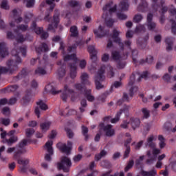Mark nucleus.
Wrapping results in <instances>:
<instances>
[{
    "instance_id": "nucleus-11",
    "label": "nucleus",
    "mask_w": 176,
    "mask_h": 176,
    "mask_svg": "<svg viewBox=\"0 0 176 176\" xmlns=\"http://www.w3.org/2000/svg\"><path fill=\"white\" fill-rule=\"evenodd\" d=\"M36 105L34 113L36 115L37 118H39L41 117V111H46L47 110V104L44 102L43 100H38L36 102Z\"/></svg>"
},
{
    "instance_id": "nucleus-42",
    "label": "nucleus",
    "mask_w": 176,
    "mask_h": 176,
    "mask_svg": "<svg viewBox=\"0 0 176 176\" xmlns=\"http://www.w3.org/2000/svg\"><path fill=\"white\" fill-rule=\"evenodd\" d=\"M81 107L79 108L80 113H83L85 112V108L87 107V101L86 99H82L80 102Z\"/></svg>"
},
{
    "instance_id": "nucleus-48",
    "label": "nucleus",
    "mask_w": 176,
    "mask_h": 176,
    "mask_svg": "<svg viewBox=\"0 0 176 176\" xmlns=\"http://www.w3.org/2000/svg\"><path fill=\"white\" fill-rule=\"evenodd\" d=\"M144 19V16L141 14H137L133 17L134 23H141V21Z\"/></svg>"
},
{
    "instance_id": "nucleus-59",
    "label": "nucleus",
    "mask_w": 176,
    "mask_h": 176,
    "mask_svg": "<svg viewBox=\"0 0 176 176\" xmlns=\"http://www.w3.org/2000/svg\"><path fill=\"white\" fill-rule=\"evenodd\" d=\"M2 113L6 116H8V115H10V109L8 107H5L2 109Z\"/></svg>"
},
{
    "instance_id": "nucleus-6",
    "label": "nucleus",
    "mask_w": 176,
    "mask_h": 176,
    "mask_svg": "<svg viewBox=\"0 0 176 176\" xmlns=\"http://www.w3.org/2000/svg\"><path fill=\"white\" fill-rule=\"evenodd\" d=\"M28 142L31 143V140L24 139L18 145L16 146V148H20V149H18L15 152V153L14 155V157L15 159H17V157H19V155H23V153H27V150H25V148H24V146H27Z\"/></svg>"
},
{
    "instance_id": "nucleus-9",
    "label": "nucleus",
    "mask_w": 176,
    "mask_h": 176,
    "mask_svg": "<svg viewBox=\"0 0 176 176\" xmlns=\"http://www.w3.org/2000/svg\"><path fill=\"white\" fill-rule=\"evenodd\" d=\"M119 35H120V32L116 29H114L113 30V34L111 35V38L113 40V42H115L116 43H118L120 50H124V43L122 42V39H120Z\"/></svg>"
},
{
    "instance_id": "nucleus-44",
    "label": "nucleus",
    "mask_w": 176,
    "mask_h": 176,
    "mask_svg": "<svg viewBox=\"0 0 176 176\" xmlns=\"http://www.w3.org/2000/svg\"><path fill=\"white\" fill-rule=\"evenodd\" d=\"M122 112H123V110H120L116 115V117L111 119V123H118V122H119L120 119V116L122 115Z\"/></svg>"
},
{
    "instance_id": "nucleus-29",
    "label": "nucleus",
    "mask_w": 176,
    "mask_h": 176,
    "mask_svg": "<svg viewBox=\"0 0 176 176\" xmlns=\"http://www.w3.org/2000/svg\"><path fill=\"white\" fill-rule=\"evenodd\" d=\"M80 79L82 85L91 84L90 81H89V74L87 73H82L80 76Z\"/></svg>"
},
{
    "instance_id": "nucleus-15",
    "label": "nucleus",
    "mask_w": 176,
    "mask_h": 176,
    "mask_svg": "<svg viewBox=\"0 0 176 176\" xmlns=\"http://www.w3.org/2000/svg\"><path fill=\"white\" fill-rule=\"evenodd\" d=\"M87 50L91 55V60L94 62L97 61V50H96V46L88 45Z\"/></svg>"
},
{
    "instance_id": "nucleus-33",
    "label": "nucleus",
    "mask_w": 176,
    "mask_h": 176,
    "mask_svg": "<svg viewBox=\"0 0 176 176\" xmlns=\"http://www.w3.org/2000/svg\"><path fill=\"white\" fill-rule=\"evenodd\" d=\"M156 27H157V25L154 21L147 23V28L148 31H153L154 32H157V30L156 29Z\"/></svg>"
},
{
    "instance_id": "nucleus-55",
    "label": "nucleus",
    "mask_w": 176,
    "mask_h": 176,
    "mask_svg": "<svg viewBox=\"0 0 176 176\" xmlns=\"http://www.w3.org/2000/svg\"><path fill=\"white\" fill-rule=\"evenodd\" d=\"M131 151V149L130 147H125V151H124V155H123L124 159H127V157H129V156H130Z\"/></svg>"
},
{
    "instance_id": "nucleus-58",
    "label": "nucleus",
    "mask_w": 176,
    "mask_h": 176,
    "mask_svg": "<svg viewBox=\"0 0 176 176\" xmlns=\"http://www.w3.org/2000/svg\"><path fill=\"white\" fill-rule=\"evenodd\" d=\"M137 56H138V51L137 50H132V58L133 62L137 63Z\"/></svg>"
},
{
    "instance_id": "nucleus-18",
    "label": "nucleus",
    "mask_w": 176,
    "mask_h": 176,
    "mask_svg": "<svg viewBox=\"0 0 176 176\" xmlns=\"http://www.w3.org/2000/svg\"><path fill=\"white\" fill-rule=\"evenodd\" d=\"M67 93H69V94H74V93H75V91H74V89H69L68 87V85H65L64 92H63L61 95V98L65 102H67V98H68V94H67Z\"/></svg>"
},
{
    "instance_id": "nucleus-61",
    "label": "nucleus",
    "mask_w": 176,
    "mask_h": 176,
    "mask_svg": "<svg viewBox=\"0 0 176 176\" xmlns=\"http://www.w3.org/2000/svg\"><path fill=\"white\" fill-rule=\"evenodd\" d=\"M1 121L4 126H9L10 124V119L9 118H1Z\"/></svg>"
},
{
    "instance_id": "nucleus-21",
    "label": "nucleus",
    "mask_w": 176,
    "mask_h": 176,
    "mask_svg": "<svg viewBox=\"0 0 176 176\" xmlns=\"http://www.w3.org/2000/svg\"><path fill=\"white\" fill-rule=\"evenodd\" d=\"M129 124H131L133 130H135L137 128L140 127L141 121L140 120V118H131L129 120Z\"/></svg>"
},
{
    "instance_id": "nucleus-16",
    "label": "nucleus",
    "mask_w": 176,
    "mask_h": 176,
    "mask_svg": "<svg viewBox=\"0 0 176 176\" xmlns=\"http://www.w3.org/2000/svg\"><path fill=\"white\" fill-rule=\"evenodd\" d=\"M98 30L100 34L98 33V31L96 30H94V34L96 36L97 38H104L105 35H107V34H109V30H105V28L101 25L99 26Z\"/></svg>"
},
{
    "instance_id": "nucleus-3",
    "label": "nucleus",
    "mask_w": 176,
    "mask_h": 176,
    "mask_svg": "<svg viewBox=\"0 0 176 176\" xmlns=\"http://www.w3.org/2000/svg\"><path fill=\"white\" fill-rule=\"evenodd\" d=\"M72 166V162L68 157L63 156L60 158V162L58 163V170H63L65 173L69 171V167Z\"/></svg>"
},
{
    "instance_id": "nucleus-38",
    "label": "nucleus",
    "mask_w": 176,
    "mask_h": 176,
    "mask_svg": "<svg viewBox=\"0 0 176 176\" xmlns=\"http://www.w3.org/2000/svg\"><path fill=\"white\" fill-rule=\"evenodd\" d=\"M35 74L36 75H47V72L46 71V69L39 67L35 70Z\"/></svg>"
},
{
    "instance_id": "nucleus-10",
    "label": "nucleus",
    "mask_w": 176,
    "mask_h": 176,
    "mask_svg": "<svg viewBox=\"0 0 176 176\" xmlns=\"http://www.w3.org/2000/svg\"><path fill=\"white\" fill-rule=\"evenodd\" d=\"M70 60H73V63H69L71 71H76V63H78L76 54L64 55V61H69Z\"/></svg>"
},
{
    "instance_id": "nucleus-2",
    "label": "nucleus",
    "mask_w": 176,
    "mask_h": 176,
    "mask_svg": "<svg viewBox=\"0 0 176 176\" xmlns=\"http://www.w3.org/2000/svg\"><path fill=\"white\" fill-rule=\"evenodd\" d=\"M105 66H101L100 69L98 71L96 76H95V85L97 90H100V89H103L104 85L101 84L100 82L104 81L105 79Z\"/></svg>"
},
{
    "instance_id": "nucleus-63",
    "label": "nucleus",
    "mask_w": 176,
    "mask_h": 176,
    "mask_svg": "<svg viewBox=\"0 0 176 176\" xmlns=\"http://www.w3.org/2000/svg\"><path fill=\"white\" fill-rule=\"evenodd\" d=\"M17 102V98H11L9 100H8V105H14Z\"/></svg>"
},
{
    "instance_id": "nucleus-20",
    "label": "nucleus",
    "mask_w": 176,
    "mask_h": 176,
    "mask_svg": "<svg viewBox=\"0 0 176 176\" xmlns=\"http://www.w3.org/2000/svg\"><path fill=\"white\" fill-rule=\"evenodd\" d=\"M56 146L63 153H67V155H69L71 153V147L67 146V144H61V143H58L56 144Z\"/></svg>"
},
{
    "instance_id": "nucleus-57",
    "label": "nucleus",
    "mask_w": 176,
    "mask_h": 176,
    "mask_svg": "<svg viewBox=\"0 0 176 176\" xmlns=\"http://www.w3.org/2000/svg\"><path fill=\"white\" fill-rule=\"evenodd\" d=\"M124 67H126V63L120 60L117 62V68H118V69H122L124 68Z\"/></svg>"
},
{
    "instance_id": "nucleus-32",
    "label": "nucleus",
    "mask_w": 176,
    "mask_h": 176,
    "mask_svg": "<svg viewBox=\"0 0 176 176\" xmlns=\"http://www.w3.org/2000/svg\"><path fill=\"white\" fill-rule=\"evenodd\" d=\"M108 153L105 150H102L100 151V153L95 155V160L96 162H98L99 160H101L102 157H105V155H107Z\"/></svg>"
},
{
    "instance_id": "nucleus-5",
    "label": "nucleus",
    "mask_w": 176,
    "mask_h": 176,
    "mask_svg": "<svg viewBox=\"0 0 176 176\" xmlns=\"http://www.w3.org/2000/svg\"><path fill=\"white\" fill-rule=\"evenodd\" d=\"M17 163L20 165L19 166V173L21 174H26V173L28 171V164H30V160L27 158H19L17 159Z\"/></svg>"
},
{
    "instance_id": "nucleus-45",
    "label": "nucleus",
    "mask_w": 176,
    "mask_h": 176,
    "mask_svg": "<svg viewBox=\"0 0 176 176\" xmlns=\"http://www.w3.org/2000/svg\"><path fill=\"white\" fill-rule=\"evenodd\" d=\"M74 87L75 89H76V90H78V91H81V93H85V90H88L86 88H85V87L83 86V84H80V83H77L76 85H74Z\"/></svg>"
},
{
    "instance_id": "nucleus-51",
    "label": "nucleus",
    "mask_w": 176,
    "mask_h": 176,
    "mask_svg": "<svg viewBox=\"0 0 176 176\" xmlns=\"http://www.w3.org/2000/svg\"><path fill=\"white\" fill-rule=\"evenodd\" d=\"M171 25V32L173 35H176V21L174 19H170Z\"/></svg>"
},
{
    "instance_id": "nucleus-62",
    "label": "nucleus",
    "mask_w": 176,
    "mask_h": 176,
    "mask_svg": "<svg viewBox=\"0 0 176 176\" xmlns=\"http://www.w3.org/2000/svg\"><path fill=\"white\" fill-rule=\"evenodd\" d=\"M30 101H31V97L24 96L23 98V104L28 105V104H30Z\"/></svg>"
},
{
    "instance_id": "nucleus-34",
    "label": "nucleus",
    "mask_w": 176,
    "mask_h": 176,
    "mask_svg": "<svg viewBox=\"0 0 176 176\" xmlns=\"http://www.w3.org/2000/svg\"><path fill=\"white\" fill-rule=\"evenodd\" d=\"M32 30H34V32L38 35L42 34L43 32V28L36 27V23L33 22L32 25Z\"/></svg>"
},
{
    "instance_id": "nucleus-52",
    "label": "nucleus",
    "mask_w": 176,
    "mask_h": 176,
    "mask_svg": "<svg viewBox=\"0 0 176 176\" xmlns=\"http://www.w3.org/2000/svg\"><path fill=\"white\" fill-rule=\"evenodd\" d=\"M26 3V8H34L35 5V0H24Z\"/></svg>"
},
{
    "instance_id": "nucleus-49",
    "label": "nucleus",
    "mask_w": 176,
    "mask_h": 176,
    "mask_svg": "<svg viewBox=\"0 0 176 176\" xmlns=\"http://www.w3.org/2000/svg\"><path fill=\"white\" fill-rule=\"evenodd\" d=\"M1 9H4L5 10H9L10 6L8 0H3L1 4Z\"/></svg>"
},
{
    "instance_id": "nucleus-53",
    "label": "nucleus",
    "mask_w": 176,
    "mask_h": 176,
    "mask_svg": "<svg viewBox=\"0 0 176 176\" xmlns=\"http://www.w3.org/2000/svg\"><path fill=\"white\" fill-rule=\"evenodd\" d=\"M133 166H134V160H130L128 164L126 165V166L124 168L125 173H127V171H129V170L132 168Z\"/></svg>"
},
{
    "instance_id": "nucleus-64",
    "label": "nucleus",
    "mask_w": 176,
    "mask_h": 176,
    "mask_svg": "<svg viewBox=\"0 0 176 176\" xmlns=\"http://www.w3.org/2000/svg\"><path fill=\"white\" fill-rule=\"evenodd\" d=\"M117 17L120 20H126V19H127V15H126L124 14H122V13H118L117 14Z\"/></svg>"
},
{
    "instance_id": "nucleus-43",
    "label": "nucleus",
    "mask_w": 176,
    "mask_h": 176,
    "mask_svg": "<svg viewBox=\"0 0 176 176\" xmlns=\"http://www.w3.org/2000/svg\"><path fill=\"white\" fill-rule=\"evenodd\" d=\"M14 21H12L11 22H10V27H14L15 24H14V21L19 24V23H21V21H23V18L21 16H19L17 18V16H15L14 18H13Z\"/></svg>"
},
{
    "instance_id": "nucleus-30",
    "label": "nucleus",
    "mask_w": 176,
    "mask_h": 176,
    "mask_svg": "<svg viewBox=\"0 0 176 176\" xmlns=\"http://www.w3.org/2000/svg\"><path fill=\"white\" fill-rule=\"evenodd\" d=\"M140 174L142 176H156L157 175V172H156L155 169H152L150 171L142 170Z\"/></svg>"
},
{
    "instance_id": "nucleus-39",
    "label": "nucleus",
    "mask_w": 176,
    "mask_h": 176,
    "mask_svg": "<svg viewBox=\"0 0 176 176\" xmlns=\"http://www.w3.org/2000/svg\"><path fill=\"white\" fill-rule=\"evenodd\" d=\"M129 6L130 5L127 1H122L120 4V8H121V10H122L123 12L129 10Z\"/></svg>"
},
{
    "instance_id": "nucleus-60",
    "label": "nucleus",
    "mask_w": 176,
    "mask_h": 176,
    "mask_svg": "<svg viewBox=\"0 0 176 176\" xmlns=\"http://www.w3.org/2000/svg\"><path fill=\"white\" fill-rule=\"evenodd\" d=\"M65 131L67 133V135L68 137V138H74V131H72V130L69 129H66Z\"/></svg>"
},
{
    "instance_id": "nucleus-13",
    "label": "nucleus",
    "mask_w": 176,
    "mask_h": 176,
    "mask_svg": "<svg viewBox=\"0 0 176 176\" xmlns=\"http://www.w3.org/2000/svg\"><path fill=\"white\" fill-rule=\"evenodd\" d=\"M118 6L116 5H113V2L111 1L110 3L105 5V6L103 7L102 10L104 12L108 11L110 14H112V13H115L116 12Z\"/></svg>"
},
{
    "instance_id": "nucleus-37",
    "label": "nucleus",
    "mask_w": 176,
    "mask_h": 176,
    "mask_svg": "<svg viewBox=\"0 0 176 176\" xmlns=\"http://www.w3.org/2000/svg\"><path fill=\"white\" fill-rule=\"evenodd\" d=\"M146 31V28L144 25H139L136 26L134 32L135 34H140V32H145Z\"/></svg>"
},
{
    "instance_id": "nucleus-41",
    "label": "nucleus",
    "mask_w": 176,
    "mask_h": 176,
    "mask_svg": "<svg viewBox=\"0 0 176 176\" xmlns=\"http://www.w3.org/2000/svg\"><path fill=\"white\" fill-rule=\"evenodd\" d=\"M71 36L76 37L79 35V32H78V28L76 26H72L70 28Z\"/></svg>"
},
{
    "instance_id": "nucleus-50",
    "label": "nucleus",
    "mask_w": 176,
    "mask_h": 176,
    "mask_svg": "<svg viewBox=\"0 0 176 176\" xmlns=\"http://www.w3.org/2000/svg\"><path fill=\"white\" fill-rule=\"evenodd\" d=\"M69 5L72 8H78L79 6H81L80 3H79V1H75V0H72V1H69Z\"/></svg>"
},
{
    "instance_id": "nucleus-19",
    "label": "nucleus",
    "mask_w": 176,
    "mask_h": 176,
    "mask_svg": "<svg viewBox=\"0 0 176 176\" xmlns=\"http://www.w3.org/2000/svg\"><path fill=\"white\" fill-rule=\"evenodd\" d=\"M161 5H164V0H152V8L154 12H157Z\"/></svg>"
},
{
    "instance_id": "nucleus-27",
    "label": "nucleus",
    "mask_w": 176,
    "mask_h": 176,
    "mask_svg": "<svg viewBox=\"0 0 176 176\" xmlns=\"http://www.w3.org/2000/svg\"><path fill=\"white\" fill-rule=\"evenodd\" d=\"M29 72L27 69H23L21 73L18 76L14 78V81L17 82V80H19V79H22V78H25V76H27Z\"/></svg>"
},
{
    "instance_id": "nucleus-12",
    "label": "nucleus",
    "mask_w": 176,
    "mask_h": 176,
    "mask_svg": "<svg viewBox=\"0 0 176 176\" xmlns=\"http://www.w3.org/2000/svg\"><path fill=\"white\" fill-rule=\"evenodd\" d=\"M60 21V14L56 13L54 15L53 23H54V25L53 24H50L47 30L49 31H52V32H56V28H57V24H58Z\"/></svg>"
},
{
    "instance_id": "nucleus-17",
    "label": "nucleus",
    "mask_w": 176,
    "mask_h": 176,
    "mask_svg": "<svg viewBox=\"0 0 176 176\" xmlns=\"http://www.w3.org/2000/svg\"><path fill=\"white\" fill-rule=\"evenodd\" d=\"M135 1V3L137 4V2L138 0H134ZM142 3H140L138 8H137V10L138 12H141L142 13H145V12H146V10H148V3L146 2V1L145 0H141Z\"/></svg>"
},
{
    "instance_id": "nucleus-28",
    "label": "nucleus",
    "mask_w": 176,
    "mask_h": 176,
    "mask_svg": "<svg viewBox=\"0 0 176 176\" xmlns=\"http://www.w3.org/2000/svg\"><path fill=\"white\" fill-rule=\"evenodd\" d=\"M50 126H52V122L50 121L44 122L40 124V127L44 133H46V131L50 129Z\"/></svg>"
},
{
    "instance_id": "nucleus-23",
    "label": "nucleus",
    "mask_w": 176,
    "mask_h": 176,
    "mask_svg": "<svg viewBox=\"0 0 176 176\" xmlns=\"http://www.w3.org/2000/svg\"><path fill=\"white\" fill-rule=\"evenodd\" d=\"M174 37H167L165 39V42L167 45L166 50L167 52H171L173 50V45H174Z\"/></svg>"
},
{
    "instance_id": "nucleus-26",
    "label": "nucleus",
    "mask_w": 176,
    "mask_h": 176,
    "mask_svg": "<svg viewBox=\"0 0 176 176\" xmlns=\"http://www.w3.org/2000/svg\"><path fill=\"white\" fill-rule=\"evenodd\" d=\"M83 45H85V43L82 41H76V44L68 47L67 52H69V53H72V52H75L76 50L77 46H83Z\"/></svg>"
},
{
    "instance_id": "nucleus-56",
    "label": "nucleus",
    "mask_w": 176,
    "mask_h": 176,
    "mask_svg": "<svg viewBox=\"0 0 176 176\" xmlns=\"http://www.w3.org/2000/svg\"><path fill=\"white\" fill-rule=\"evenodd\" d=\"M156 162V157L155 156H153L148 159H147L146 160V164H148V166H151V164H153V163Z\"/></svg>"
},
{
    "instance_id": "nucleus-8",
    "label": "nucleus",
    "mask_w": 176,
    "mask_h": 176,
    "mask_svg": "<svg viewBox=\"0 0 176 176\" xmlns=\"http://www.w3.org/2000/svg\"><path fill=\"white\" fill-rule=\"evenodd\" d=\"M53 141L50 140L45 143L44 148L47 150V152H48L47 154L45 156V160L47 162H50L52 160V156H53Z\"/></svg>"
},
{
    "instance_id": "nucleus-35",
    "label": "nucleus",
    "mask_w": 176,
    "mask_h": 176,
    "mask_svg": "<svg viewBox=\"0 0 176 176\" xmlns=\"http://www.w3.org/2000/svg\"><path fill=\"white\" fill-rule=\"evenodd\" d=\"M158 140L160 141L159 146L160 149H163V148L166 146V139L164 138V137H163V135H159Z\"/></svg>"
},
{
    "instance_id": "nucleus-47",
    "label": "nucleus",
    "mask_w": 176,
    "mask_h": 176,
    "mask_svg": "<svg viewBox=\"0 0 176 176\" xmlns=\"http://www.w3.org/2000/svg\"><path fill=\"white\" fill-rule=\"evenodd\" d=\"M142 112L143 113V118H144V119H148L149 116H151V111L146 108H142Z\"/></svg>"
},
{
    "instance_id": "nucleus-54",
    "label": "nucleus",
    "mask_w": 176,
    "mask_h": 176,
    "mask_svg": "<svg viewBox=\"0 0 176 176\" xmlns=\"http://www.w3.org/2000/svg\"><path fill=\"white\" fill-rule=\"evenodd\" d=\"M17 29L22 31V32H25V31L28 30V25L21 24L17 26Z\"/></svg>"
},
{
    "instance_id": "nucleus-25",
    "label": "nucleus",
    "mask_w": 176,
    "mask_h": 176,
    "mask_svg": "<svg viewBox=\"0 0 176 176\" xmlns=\"http://www.w3.org/2000/svg\"><path fill=\"white\" fill-rule=\"evenodd\" d=\"M45 90L47 93H50L51 94H53L54 96L56 94H58L61 91H58L52 85H48L45 87Z\"/></svg>"
},
{
    "instance_id": "nucleus-46",
    "label": "nucleus",
    "mask_w": 176,
    "mask_h": 176,
    "mask_svg": "<svg viewBox=\"0 0 176 176\" xmlns=\"http://www.w3.org/2000/svg\"><path fill=\"white\" fill-rule=\"evenodd\" d=\"M58 75L59 78H64V76H65V67H64V65H62V67L58 69Z\"/></svg>"
},
{
    "instance_id": "nucleus-36",
    "label": "nucleus",
    "mask_w": 176,
    "mask_h": 176,
    "mask_svg": "<svg viewBox=\"0 0 176 176\" xmlns=\"http://www.w3.org/2000/svg\"><path fill=\"white\" fill-rule=\"evenodd\" d=\"M111 57L114 61H116V63H118V61H120L121 58L120 53H119V52L118 51H113L111 53Z\"/></svg>"
},
{
    "instance_id": "nucleus-7",
    "label": "nucleus",
    "mask_w": 176,
    "mask_h": 176,
    "mask_svg": "<svg viewBox=\"0 0 176 176\" xmlns=\"http://www.w3.org/2000/svg\"><path fill=\"white\" fill-rule=\"evenodd\" d=\"M99 133L104 131L106 137H113L115 135V129H112V125H104V123H100L99 125Z\"/></svg>"
},
{
    "instance_id": "nucleus-14",
    "label": "nucleus",
    "mask_w": 176,
    "mask_h": 176,
    "mask_svg": "<svg viewBox=\"0 0 176 176\" xmlns=\"http://www.w3.org/2000/svg\"><path fill=\"white\" fill-rule=\"evenodd\" d=\"M153 141H156V136L151 135L146 139L145 146H148V148H151V149L153 148H156V143H155Z\"/></svg>"
},
{
    "instance_id": "nucleus-40",
    "label": "nucleus",
    "mask_w": 176,
    "mask_h": 176,
    "mask_svg": "<svg viewBox=\"0 0 176 176\" xmlns=\"http://www.w3.org/2000/svg\"><path fill=\"white\" fill-rule=\"evenodd\" d=\"M35 133V129L32 128H28L25 129V135L27 138H31Z\"/></svg>"
},
{
    "instance_id": "nucleus-4",
    "label": "nucleus",
    "mask_w": 176,
    "mask_h": 176,
    "mask_svg": "<svg viewBox=\"0 0 176 176\" xmlns=\"http://www.w3.org/2000/svg\"><path fill=\"white\" fill-rule=\"evenodd\" d=\"M0 135L1 138L3 140V144H7L8 146H12L13 144H16V142L19 141V138L16 135H12L9 139H6V135H8V132H6V131L1 132Z\"/></svg>"
},
{
    "instance_id": "nucleus-1",
    "label": "nucleus",
    "mask_w": 176,
    "mask_h": 176,
    "mask_svg": "<svg viewBox=\"0 0 176 176\" xmlns=\"http://www.w3.org/2000/svg\"><path fill=\"white\" fill-rule=\"evenodd\" d=\"M137 78L136 82H141L142 79H144V80H146L148 78H149V72H143L142 74H140V72H137L136 73L132 74V75L130 77L129 82L128 83V85L131 87L129 89V96L130 97H133L134 96V93L138 90V88L137 87H133L134 83H135V78Z\"/></svg>"
},
{
    "instance_id": "nucleus-31",
    "label": "nucleus",
    "mask_w": 176,
    "mask_h": 176,
    "mask_svg": "<svg viewBox=\"0 0 176 176\" xmlns=\"http://www.w3.org/2000/svg\"><path fill=\"white\" fill-rule=\"evenodd\" d=\"M85 96L88 101L93 102L95 98L94 96L91 95V89L85 90Z\"/></svg>"
},
{
    "instance_id": "nucleus-22",
    "label": "nucleus",
    "mask_w": 176,
    "mask_h": 176,
    "mask_svg": "<svg viewBox=\"0 0 176 176\" xmlns=\"http://www.w3.org/2000/svg\"><path fill=\"white\" fill-rule=\"evenodd\" d=\"M36 52L38 54L46 53V52H49V47L47 46V44L43 43L38 47L36 48Z\"/></svg>"
},
{
    "instance_id": "nucleus-24",
    "label": "nucleus",
    "mask_w": 176,
    "mask_h": 176,
    "mask_svg": "<svg viewBox=\"0 0 176 176\" xmlns=\"http://www.w3.org/2000/svg\"><path fill=\"white\" fill-rule=\"evenodd\" d=\"M9 52H8V48L6 47V43H0V56L1 57H5L8 56Z\"/></svg>"
}]
</instances>
